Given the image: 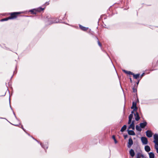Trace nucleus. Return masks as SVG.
I'll list each match as a JSON object with an SVG mask.
<instances>
[{"label":"nucleus","instance_id":"obj_22","mask_svg":"<svg viewBox=\"0 0 158 158\" xmlns=\"http://www.w3.org/2000/svg\"><path fill=\"white\" fill-rule=\"evenodd\" d=\"M112 138H113V139H114V140L115 143H117V141L116 139L115 138V136L114 135H113L112 136Z\"/></svg>","mask_w":158,"mask_h":158},{"label":"nucleus","instance_id":"obj_27","mask_svg":"<svg viewBox=\"0 0 158 158\" xmlns=\"http://www.w3.org/2000/svg\"><path fill=\"white\" fill-rule=\"evenodd\" d=\"M143 74H144V73H143L142 74V76H143Z\"/></svg>","mask_w":158,"mask_h":158},{"label":"nucleus","instance_id":"obj_29","mask_svg":"<svg viewBox=\"0 0 158 158\" xmlns=\"http://www.w3.org/2000/svg\"><path fill=\"white\" fill-rule=\"evenodd\" d=\"M41 146H42V147H43V146H42V145H41ZM43 148H44V147H43Z\"/></svg>","mask_w":158,"mask_h":158},{"label":"nucleus","instance_id":"obj_4","mask_svg":"<svg viewBox=\"0 0 158 158\" xmlns=\"http://www.w3.org/2000/svg\"><path fill=\"white\" fill-rule=\"evenodd\" d=\"M129 129L131 128L132 130H134L135 129V121H133L130 125L129 127H128Z\"/></svg>","mask_w":158,"mask_h":158},{"label":"nucleus","instance_id":"obj_23","mask_svg":"<svg viewBox=\"0 0 158 158\" xmlns=\"http://www.w3.org/2000/svg\"><path fill=\"white\" fill-rule=\"evenodd\" d=\"M9 19H9V17L8 18H5V19H2L1 20V21H6V20H8Z\"/></svg>","mask_w":158,"mask_h":158},{"label":"nucleus","instance_id":"obj_12","mask_svg":"<svg viewBox=\"0 0 158 158\" xmlns=\"http://www.w3.org/2000/svg\"><path fill=\"white\" fill-rule=\"evenodd\" d=\"M135 119L137 121H138L139 120V119H140V118L139 117V114L137 112H136L135 114Z\"/></svg>","mask_w":158,"mask_h":158},{"label":"nucleus","instance_id":"obj_10","mask_svg":"<svg viewBox=\"0 0 158 158\" xmlns=\"http://www.w3.org/2000/svg\"><path fill=\"white\" fill-rule=\"evenodd\" d=\"M147 123L146 122H144L140 124V126L142 128H144L147 125Z\"/></svg>","mask_w":158,"mask_h":158},{"label":"nucleus","instance_id":"obj_14","mask_svg":"<svg viewBox=\"0 0 158 158\" xmlns=\"http://www.w3.org/2000/svg\"><path fill=\"white\" fill-rule=\"evenodd\" d=\"M130 153L131 156L132 157H133L135 155L134 152V150L132 149H131L130 150Z\"/></svg>","mask_w":158,"mask_h":158},{"label":"nucleus","instance_id":"obj_24","mask_svg":"<svg viewBox=\"0 0 158 158\" xmlns=\"http://www.w3.org/2000/svg\"><path fill=\"white\" fill-rule=\"evenodd\" d=\"M98 45L100 46V47L101 46H102L101 44L100 43V42L99 41H98Z\"/></svg>","mask_w":158,"mask_h":158},{"label":"nucleus","instance_id":"obj_17","mask_svg":"<svg viewBox=\"0 0 158 158\" xmlns=\"http://www.w3.org/2000/svg\"><path fill=\"white\" fill-rule=\"evenodd\" d=\"M150 158H154L155 156L153 153L150 152L149 153Z\"/></svg>","mask_w":158,"mask_h":158},{"label":"nucleus","instance_id":"obj_25","mask_svg":"<svg viewBox=\"0 0 158 158\" xmlns=\"http://www.w3.org/2000/svg\"><path fill=\"white\" fill-rule=\"evenodd\" d=\"M135 110H133V111H131V114H132L133 113H134V111H135Z\"/></svg>","mask_w":158,"mask_h":158},{"label":"nucleus","instance_id":"obj_13","mask_svg":"<svg viewBox=\"0 0 158 158\" xmlns=\"http://www.w3.org/2000/svg\"><path fill=\"white\" fill-rule=\"evenodd\" d=\"M136 129L139 131H142V128L140 126H139L138 125H137L135 127Z\"/></svg>","mask_w":158,"mask_h":158},{"label":"nucleus","instance_id":"obj_26","mask_svg":"<svg viewBox=\"0 0 158 158\" xmlns=\"http://www.w3.org/2000/svg\"><path fill=\"white\" fill-rule=\"evenodd\" d=\"M125 138H126L127 137V135H125L124 136Z\"/></svg>","mask_w":158,"mask_h":158},{"label":"nucleus","instance_id":"obj_19","mask_svg":"<svg viewBox=\"0 0 158 158\" xmlns=\"http://www.w3.org/2000/svg\"><path fill=\"white\" fill-rule=\"evenodd\" d=\"M132 75H133L134 78L136 79H137L139 77V74H134L133 73Z\"/></svg>","mask_w":158,"mask_h":158},{"label":"nucleus","instance_id":"obj_8","mask_svg":"<svg viewBox=\"0 0 158 158\" xmlns=\"http://www.w3.org/2000/svg\"><path fill=\"white\" fill-rule=\"evenodd\" d=\"M136 103L134 102H132V105L131 107V109H134V110H136L137 109V107L136 106Z\"/></svg>","mask_w":158,"mask_h":158},{"label":"nucleus","instance_id":"obj_16","mask_svg":"<svg viewBox=\"0 0 158 158\" xmlns=\"http://www.w3.org/2000/svg\"><path fill=\"white\" fill-rule=\"evenodd\" d=\"M145 149L147 152H149L150 150V148L148 146H146L145 147Z\"/></svg>","mask_w":158,"mask_h":158},{"label":"nucleus","instance_id":"obj_18","mask_svg":"<svg viewBox=\"0 0 158 158\" xmlns=\"http://www.w3.org/2000/svg\"><path fill=\"white\" fill-rule=\"evenodd\" d=\"M127 126L126 125H124L121 128V131L123 132L126 129Z\"/></svg>","mask_w":158,"mask_h":158},{"label":"nucleus","instance_id":"obj_6","mask_svg":"<svg viewBox=\"0 0 158 158\" xmlns=\"http://www.w3.org/2000/svg\"><path fill=\"white\" fill-rule=\"evenodd\" d=\"M146 135L148 137H151L152 136V132L148 130L146 132Z\"/></svg>","mask_w":158,"mask_h":158},{"label":"nucleus","instance_id":"obj_21","mask_svg":"<svg viewBox=\"0 0 158 158\" xmlns=\"http://www.w3.org/2000/svg\"><path fill=\"white\" fill-rule=\"evenodd\" d=\"M123 71L126 73L128 74L129 75H132L133 73L130 71H127L125 70H123Z\"/></svg>","mask_w":158,"mask_h":158},{"label":"nucleus","instance_id":"obj_5","mask_svg":"<svg viewBox=\"0 0 158 158\" xmlns=\"http://www.w3.org/2000/svg\"><path fill=\"white\" fill-rule=\"evenodd\" d=\"M133 144V142L132 139L131 138H130L128 140L127 147L129 148H130Z\"/></svg>","mask_w":158,"mask_h":158},{"label":"nucleus","instance_id":"obj_28","mask_svg":"<svg viewBox=\"0 0 158 158\" xmlns=\"http://www.w3.org/2000/svg\"><path fill=\"white\" fill-rule=\"evenodd\" d=\"M130 80H131V78L130 79Z\"/></svg>","mask_w":158,"mask_h":158},{"label":"nucleus","instance_id":"obj_9","mask_svg":"<svg viewBox=\"0 0 158 158\" xmlns=\"http://www.w3.org/2000/svg\"><path fill=\"white\" fill-rule=\"evenodd\" d=\"M133 114H131L129 117V121L128 122V124H130L131 123V120L132 119V118H133Z\"/></svg>","mask_w":158,"mask_h":158},{"label":"nucleus","instance_id":"obj_11","mask_svg":"<svg viewBox=\"0 0 158 158\" xmlns=\"http://www.w3.org/2000/svg\"><path fill=\"white\" fill-rule=\"evenodd\" d=\"M128 133L130 135H135V133L132 130H128Z\"/></svg>","mask_w":158,"mask_h":158},{"label":"nucleus","instance_id":"obj_20","mask_svg":"<svg viewBox=\"0 0 158 158\" xmlns=\"http://www.w3.org/2000/svg\"><path fill=\"white\" fill-rule=\"evenodd\" d=\"M154 140L158 141V134H155L154 135Z\"/></svg>","mask_w":158,"mask_h":158},{"label":"nucleus","instance_id":"obj_1","mask_svg":"<svg viewBox=\"0 0 158 158\" xmlns=\"http://www.w3.org/2000/svg\"><path fill=\"white\" fill-rule=\"evenodd\" d=\"M21 12H14L10 14V16L9 17V19H12L16 18L17 17V15L21 13Z\"/></svg>","mask_w":158,"mask_h":158},{"label":"nucleus","instance_id":"obj_7","mask_svg":"<svg viewBox=\"0 0 158 158\" xmlns=\"http://www.w3.org/2000/svg\"><path fill=\"white\" fill-rule=\"evenodd\" d=\"M154 142L155 143V148L157 152L158 153V141L154 140Z\"/></svg>","mask_w":158,"mask_h":158},{"label":"nucleus","instance_id":"obj_30","mask_svg":"<svg viewBox=\"0 0 158 158\" xmlns=\"http://www.w3.org/2000/svg\"><path fill=\"white\" fill-rule=\"evenodd\" d=\"M135 90H134V91L135 92Z\"/></svg>","mask_w":158,"mask_h":158},{"label":"nucleus","instance_id":"obj_3","mask_svg":"<svg viewBox=\"0 0 158 158\" xmlns=\"http://www.w3.org/2000/svg\"><path fill=\"white\" fill-rule=\"evenodd\" d=\"M141 140L143 144H146L148 143L147 139L145 137H142L141 138Z\"/></svg>","mask_w":158,"mask_h":158},{"label":"nucleus","instance_id":"obj_2","mask_svg":"<svg viewBox=\"0 0 158 158\" xmlns=\"http://www.w3.org/2000/svg\"><path fill=\"white\" fill-rule=\"evenodd\" d=\"M44 9V8H42L41 7H39L36 9H34L31 10L30 11L33 14H36V11L40 12L42 10H43Z\"/></svg>","mask_w":158,"mask_h":158},{"label":"nucleus","instance_id":"obj_15","mask_svg":"<svg viewBox=\"0 0 158 158\" xmlns=\"http://www.w3.org/2000/svg\"><path fill=\"white\" fill-rule=\"evenodd\" d=\"M79 27L82 30L84 31H86L88 29V28H87L85 27H84L81 25H79Z\"/></svg>","mask_w":158,"mask_h":158}]
</instances>
